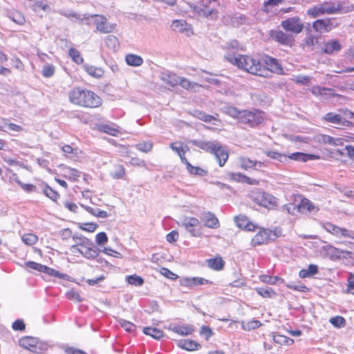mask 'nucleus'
I'll return each instance as SVG.
<instances>
[{
  "instance_id": "nucleus-1",
  "label": "nucleus",
  "mask_w": 354,
  "mask_h": 354,
  "mask_svg": "<svg viewBox=\"0 0 354 354\" xmlns=\"http://www.w3.org/2000/svg\"><path fill=\"white\" fill-rule=\"evenodd\" d=\"M68 101L73 105L85 109H96L102 106L103 100L94 91L75 86L68 93Z\"/></svg>"
},
{
  "instance_id": "nucleus-2",
  "label": "nucleus",
  "mask_w": 354,
  "mask_h": 354,
  "mask_svg": "<svg viewBox=\"0 0 354 354\" xmlns=\"http://www.w3.org/2000/svg\"><path fill=\"white\" fill-rule=\"evenodd\" d=\"M225 59L239 69L251 75L260 77L261 62L251 55H242L229 50L225 55Z\"/></svg>"
},
{
  "instance_id": "nucleus-3",
  "label": "nucleus",
  "mask_w": 354,
  "mask_h": 354,
  "mask_svg": "<svg viewBox=\"0 0 354 354\" xmlns=\"http://www.w3.org/2000/svg\"><path fill=\"white\" fill-rule=\"evenodd\" d=\"M298 197L300 198V202L298 205L288 203L283 206V209H285L289 214L292 216H297L298 213L308 214L313 212H317L319 210V208L308 198L302 195H298Z\"/></svg>"
},
{
  "instance_id": "nucleus-4",
  "label": "nucleus",
  "mask_w": 354,
  "mask_h": 354,
  "mask_svg": "<svg viewBox=\"0 0 354 354\" xmlns=\"http://www.w3.org/2000/svg\"><path fill=\"white\" fill-rule=\"evenodd\" d=\"M251 199L255 204L268 209H274L278 206V198L261 189L252 192Z\"/></svg>"
},
{
  "instance_id": "nucleus-5",
  "label": "nucleus",
  "mask_w": 354,
  "mask_h": 354,
  "mask_svg": "<svg viewBox=\"0 0 354 354\" xmlns=\"http://www.w3.org/2000/svg\"><path fill=\"white\" fill-rule=\"evenodd\" d=\"M263 69H261L260 77L268 78L271 77V73L279 75H285L284 69L277 58L266 55L264 58V64L261 62Z\"/></svg>"
},
{
  "instance_id": "nucleus-6",
  "label": "nucleus",
  "mask_w": 354,
  "mask_h": 354,
  "mask_svg": "<svg viewBox=\"0 0 354 354\" xmlns=\"http://www.w3.org/2000/svg\"><path fill=\"white\" fill-rule=\"evenodd\" d=\"M257 230V234L251 239L250 244L252 247L267 245L277 236L274 231L269 228L259 227L258 225Z\"/></svg>"
},
{
  "instance_id": "nucleus-7",
  "label": "nucleus",
  "mask_w": 354,
  "mask_h": 354,
  "mask_svg": "<svg viewBox=\"0 0 354 354\" xmlns=\"http://www.w3.org/2000/svg\"><path fill=\"white\" fill-rule=\"evenodd\" d=\"M19 344L22 348L35 353H42L46 350V346L41 340L31 336L20 338Z\"/></svg>"
},
{
  "instance_id": "nucleus-8",
  "label": "nucleus",
  "mask_w": 354,
  "mask_h": 354,
  "mask_svg": "<svg viewBox=\"0 0 354 354\" xmlns=\"http://www.w3.org/2000/svg\"><path fill=\"white\" fill-rule=\"evenodd\" d=\"M270 37L280 45L292 48L295 46V39L294 36L281 30H271L270 31Z\"/></svg>"
},
{
  "instance_id": "nucleus-9",
  "label": "nucleus",
  "mask_w": 354,
  "mask_h": 354,
  "mask_svg": "<svg viewBox=\"0 0 354 354\" xmlns=\"http://www.w3.org/2000/svg\"><path fill=\"white\" fill-rule=\"evenodd\" d=\"M91 17L95 25V32L108 34L114 31L116 27L115 24H110L106 17L102 15H93Z\"/></svg>"
},
{
  "instance_id": "nucleus-10",
  "label": "nucleus",
  "mask_w": 354,
  "mask_h": 354,
  "mask_svg": "<svg viewBox=\"0 0 354 354\" xmlns=\"http://www.w3.org/2000/svg\"><path fill=\"white\" fill-rule=\"evenodd\" d=\"M263 120V118L261 115V111H260L243 110L239 122L247 124L250 127H254L261 123Z\"/></svg>"
},
{
  "instance_id": "nucleus-11",
  "label": "nucleus",
  "mask_w": 354,
  "mask_h": 354,
  "mask_svg": "<svg viewBox=\"0 0 354 354\" xmlns=\"http://www.w3.org/2000/svg\"><path fill=\"white\" fill-rule=\"evenodd\" d=\"M281 26L286 32L299 34L304 30V24L298 16L289 17L281 23Z\"/></svg>"
},
{
  "instance_id": "nucleus-12",
  "label": "nucleus",
  "mask_w": 354,
  "mask_h": 354,
  "mask_svg": "<svg viewBox=\"0 0 354 354\" xmlns=\"http://www.w3.org/2000/svg\"><path fill=\"white\" fill-rule=\"evenodd\" d=\"M333 18L318 19L312 24L313 29L318 33H327L333 30L336 26L333 24Z\"/></svg>"
},
{
  "instance_id": "nucleus-13",
  "label": "nucleus",
  "mask_w": 354,
  "mask_h": 354,
  "mask_svg": "<svg viewBox=\"0 0 354 354\" xmlns=\"http://www.w3.org/2000/svg\"><path fill=\"white\" fill-rule=\"evenodd\" d=\"M324 228L326 232L337 237L343 236L345 238H351L354 239L353 231L349 230L344 227H338L330 222H326L324 223Z\"/></svg>"
},
{
  "instance_id": "nucleus-14",
  "label": "nucleus",
  "mask_w": 354,
  "mask_h": 354,
  "mask_svg": "<svg viewBox=\"0 0 354 354\" xmlns=\"http://www.w3.org/2000/svg\"><path fill=\"white\" fill-rule=\"evenodd\" d=\"M80 254L87 259H95L98 257V250L92 246V243L88 239H80Z\"/></svg>"
},
{
  "instance_id": "nucleus-15",
  "label": "nucleus",
  "mask_w": 354,
  "mask_h": 354,
  "mask_svg": "<svg viewBox=\"0 0 354 354\" xmlns=\"http://www.w3.org/2000/svg\"><path fill=\"white\" fill-rule=\"evenodd\" d=\"M322 119L326 122L340 125L344 127H351L353 124L352 122L344 118L340 114L333 112L327 113L324 115Z\"/></svg>"
},
{
  "instance_id": "nucleus-16",
  "label": "nucleus",
  "mask_w": 354,
  "mask_h": 354,
  "mask_svg": "<svg viewBox=\"0 0 354 354\" xmlns=\"http://www.w3.org/2000/svg\"><path fill=\"white\" fill-rule=\"evenodd\" d=\"M211 153L215 156L220 167H223L229 158L228 149L218 142Z\"/></svg>"
},
{
  "instance_id": "nucleus-17",
  "label": "nucleus",
  "mask_w": 354,
  "mask_h": 354,
  "mask_svg": "<svg viewBox=\"0 0 354 354\" xmlns=\"http://www.w3.org/2000/svg\"><path fill=\"white\" fill-rule=\"evenodd\" d=\"M322 250L326 257L333 261L338 260L342 257H344V254H348L350 253L348 251L339 249L330 245L323 246Z\"/></svg>"
},
{
  "instance_id": "nucleus-18",
  "label": "nucleus",
  "mask_w": 354,
  "mask_h": 354,
  "mask_svg": "<svg viewBox=\"0 0 354 354\" xmlns=\"http://www.w3.org/2000/svg\"><path fill=\"white\" fill-rule=\"evenodd\" d=\"M234 220L237 227L240 229L248 232H255L257 230V225L251 222L245 215L240 214L236 216Z\"/></svg>"
},
{
  "instance_id": "nucleus-19",
  "label": "nucleus",
  "mask_w": 354,
  "mask_h": 354,
  "mask_svg": "<svg viewBox=\"0 0 354 354\" xmlns=\"http://www.w3.org/2000/svg\"><path fill=\"white\" fill-rule=\"evenodd\" d=\"M238 162L241 169L248 170L250 169H257V167L261 168L265 166V163L257 160H252L247 156H240L238 158Z\"/></svg>"
},
{
  "instance_id": "nucleus-20",
  "label": "nucleus",
  "mask_w": 354,
  "mask_h": 354,
  "mask_svg": "<svg viewBox=\"0 0 354 354\" xmlns=\"http://www.w3.org/2000/svg\"><path fill=\"white\" fill-rule=\"evenodd\" d=\"M212 282L202 277H185L180 281V285L187 288H193L204 284H212Z\"/></svg>"
},
{
  "instance_id": "nucleus-21",
  "label": "nucleus",
  "mask_w": 354,
  "mask_h": 354,
  "mask_svg": "<svg viewBox=\"0 0 354 354\" xmlns=\"http://www.w3.org/2000/svg\"><path fill=\"white\" fill-rule=\"evenodd\" d=\"M169 330L180 335H189L194 333L195 328L190 324L187 325H174L169 326Z\"/></svg>"
},
{
  "instance_id": "nucleus-22",
  "label": "nucleus",
  "mask_w": 354,
  "mask_h": 354,
  "mask_svg": "<svg viewBox=\"0 0 354 354\" xmlns=\"http://www.w3.org/2000/svg\"><path fill=\"white\" fill-rule=\"evenodd\" d=\"M62 171V176L72 182L77 181L82 175V172L80 171L69 167H64Z\"/></svg>"
},
{
  "instance_id": "nucleus-23",
  "label": "nucleus",
  "mask_w": 354,
  "mask_h": 354,
  "mask_svg": "<svg viewBox=\"0 0 354 354\" xmlns=\"http://www.w3.org/2000/svg\"><path fill=\"white\" fill-rule=\"evenodd\" d=\"M205 263L209 268L215 271L223 270L225 264V261L220 256L206 259Z\"/></svg>"
},
{
  "instance_id": "nucleus-24",
  "label": "nucleus",
  "mask_w": 354,
  "mask_h": 354,
  "mask_svg": "<svg viewBox=\"0 0 354 354\" xmlns=\"http://www.w3.org/2000/svg\"><path fill=\"white\" fill-rule=\"evenodd\" d=\"M177 345L180 348L187 351H198L201 348V345L193 339H181Z\"/></svg>"
},
{
  "instance_id": "nucleus-25",
  "label": "nucleus",
  "mask_w": 354,
  "mask_h": 354,
  "mask_svg": "<svg viewBox=\"0 0 354 354\" xmlns=\"http://www.w3.org/2000/svg\"><path fill=\"white\" fill-rule=\"evenodd\" d=\"M311 93L316 96L329 95L333 97H343L340 94L334 93L331 88L322 87L320 86H313L310 89Z\"/></svg>"
},
{
  "instance_id": "nucleus-26",
  "label": "nucleus",
  "mask_w": 354,
  "mask_h": 354,
  "mask_svg": "<svg viewBox=\"0 0 354 354\" xmlns=\"http://www.w3.org/2000/svg\"><path fill=\"white\" fill-rule=\"evenodd\" d=\"M322 6L324 10L325 15H334L339 13L342 10V5L339 3L324 2Z\"/></svg>"
},
{
  "instance_id": "nucleus-27",
  "label": "nucleus",
  "mask_w": 354,
  "mask_h": 354,
  "mask_svg": "<svg viewBox=\"0 0 354 354\" xmlns=\"http://www.w3.org/2000/svg\"><path fill=\"white\" fill-rule=\"evenodd\" d=\"M286 158H288L291 160L306 162L310 160H318L319 159V156L315 154H307L302 152H295L292 153L289 156H286Z\"/></svg>"
},
{
  "instance_id": "nucleus-28",
  "label": "nucleus",
  "mask_w": 354,
  "mask_h": 354,
  "mask_svg": "<svg viewBox=\"0 0 354 354\" xmlns=\"http://www.w3.org/2000/svg\"><path fill=\"white\" fill-rule=\"evenodd\" d=\"M232 178L239 183L250 185H258L259 184V180L250 178L239 172L232 174Z\"/></svg>"
},
{
  "instance_id": "nucleus-29",
  "label": "nucleus",
  "mask_w": 354,
  "mask_h": 354,
  "mask_svg": "<svg viewBox=\"0 0 354 354\" xmlns=\"http://www.w3.org/2000/svg\"><path fill=\"white\" fill-rule=\"evenodd\" d=\"M204 225L209 228L216 229L220 226L219 221L216 216L211 213L207 212L203 218Z\"/></svg>"
},
{
  "instance_id": "nucleus-30",
  "label": "nucleus",
  "mask_w": 354,
  "mask_h": 354,
  "mask_svg": "<svg viewBox=\"0 0 354 354\" xmlns=\"http://www.w3.org/2000/svg\"><path fill=\"white\" fill-rule=\"evenodd\" d=\"M200 221L198 218L194 217L186 218L183 222V225L191 232L192 236H198V233L194 229V227L199 225Z\"/></svg>"
},
{
  "instance_id": "nucleus-31",
  "label": "nucleus",
  "mask_w": 354,
  "mask_h": 354,
  "mask_svg": "<svg viewBox=\"0 0 354 354\" xmlns=\"http://www.w3.org/2000/svg\"><path fill=\"white\" fill-rule=\"evenodd\" d=\"M342 45L339 41L333 39L324 44L322 52L326 54H333L335 52H338L341 50Z\"/></svg>"
},
{
  "instance_id": "nucleus-32",
  "label": "nucleus",
  "mask_w": 354,
  "mask_h": 354,
  "mask_svg": "<svg viewBox=\"0 0 354 354\" xmlns=\"http://www.w3.org/2000/svg\"><path fill=\"white\" fill-rule=\"evenodd\" d=\"M84 69L89 75L95 78H101L104 74V71L102 67L91 64H85Z\"/></svg>"
},
{
  "instance_id": "nucleus-33",
  "label": "nucleus",
  "mask_w": 354,
  "mask_h": 354,
  "mask_svg": "<svg viewBox=\"0 0 354 354\" xmlns=\"http://www.w3.org/2000/svg\"><path fill=\"white\" fill-rule=\"evenodd\" d=\"M319 272L318 266L315 264H310L308 268H303L299 272V277L306 279L313 277Z\"/></svg>"
},
{
  "instance_id": "nucleus-34",
  "label": "nucleus",
  "mask_w": 354,
  "mask_h": 354,
  "mask_svg": "<svg viewBox=\"0 0 354 354\" xmlns=\"http://www.w3.org/2000/svg\"><path fill=\"white\" fill-rule=\"evenodd\" d=\"M171 27L176 32H184L191 30L190 26L185 20H174Z\"/></svg>"
},
{
  "instance_id": "nucleus-35",
  "label": "nucleus",
  "mask_w": 354,
  "mask_h": 354,
  "mask_svg": "<svg viewBox=\"0 0 354 354\" xmlns=\"http://www.w3.org/2000/svg\"><path fill=\"white\" fill-rule=\"evenodd\" d=\"M99 130L113 136H118L120 133V128L116 124H103L99 127Z\"/></svg>"
},
{
  "instance_id": "nucleus-36",
  "label": "nucleus",
  "mask_w": 354,
  "mask_h": 354,
  "mask_svg": "<svg viewBox=\"0 0 354 354\" xmlns=\"http://www.w3.org/2000/svg\"><path fill=\"white\" fill-rule=\"evenodd\" d=\"M28 2H32L30 8L32 11L37 12L39 10L46 11L49 8V3L48 0H26Z\"/></svg>"
},
{
  "instance_id": "nucleus-37",
  "label": "nucleus",
  "mask_w": 354,
  "mask_h": 354,
  "mask_svg": "<svg viewBox=\"0 0 354 354\" xmlns=\"http://www.w3.org/2000/svg\"><path fill=\"white\" fill-rule=\"evenodd\" d=\"M306 15L310 18H317L319 16L324 15V10L321 4L315 5L310 8H308L306 11Z\"/></svg>"
},
{
  "instance_id": "nucleus-38",
  "label": "nucleus",
  "mask_w": 354,
  "mask_h": 354,
  "mask_svg": "<svg viewBox=\"0 0 354 354\" xmlns=\"http://www.w3.org/2000/svg\"><path fill=\"white\" fill-rule=\"evenodd\" d=\"M217 142L211 141H195L194 145L199 149L209 153H212Z\"/></svg>"
},
{
  "instance_id": "nucleus-39",
  "label": "nucleus",
  "mask_w": 354,
  "mask_h": 354,
  "mask_svg": "<svg viewBox=\"0 0 354 354\" xmlns=\"http://www.w3.org/2000/svg\"><path fill=\"white\" fill-rule=\"evenodd\" d=\"M42 192L46 196L54 202H57L60 198L59 194L50 187L48 184H44Z\"/></svg>"
},
{
  "instance_id": "nucleus-40",
  "label": "nucleus",
  "mask_w": 354,
  "mask_h": 354,
  "mask_svg": "<svg viewBox=\"0 0 354 354\" xmlns=\"http://www.w3.org/2000/svg\"><path fill=\"white\" fill-rule=\"evenodd\" d=\"M127 64L131 66H140L143 64L142 58L137 55L127 54L125 57Z\"/></svg>"
},
{
  "instance_id": "nucleus-41",
  "label": "nucleus",
  "mask_w": 354,
  "mask_h": 354,
  "mask_svg": "<svg viewBox=\"0 0 354 354\" xmlns=\"http://www.w3.org/2000/svg\"><path fill=\"white\" fill-rule=\"evenodd\" d=\"M143 333L145 335H149L156 339H160L164 336V333L162 330L157 328L150 326L144 328Z\"/></svg>"
},
{
  "instance_id": "nucleus-42",
  "label": "nucleus",
  "mask_w": 354,
  "mask_h": 354,
  "mask_svg": "<svg viewBox=\"0 0 354 354\" xmlns=\"http://www.w3.org/2000/svg\"><path fill=\"white\" fill-rule=\"evenodd\" d=\"M256 292L258 295L261 296L263 298H272L274 297L277 295V292L272 289V288H255Z\"/></svg>"
},
{
  "instance_id": "nucleus-43",
  "label": "nucleus",
  "mask_w": 354,
  "mask_h": 354,
  "mask_svg": "<svg viewBox=\"0 0 354 354\" xmlns=\"http://www.w3.org/2000/svg\"><path fill=\"white\" fill-rule=\"evenodd\" d=\"M273 341L281 346L286 345L290 346L293 344L294 339H291L286 335L277 334L273 335Z\"/></svg>"
},
{
  "instance_id": "nucleus-44",
  "label": "nucleus",
  "mask_w": 354,
  "mask_h": 354,
  "mask_svg": "<svg viewBox=\"0 0 354 354\" xmlns=\"http://www.w3.org/2000/svg\"><path fill=\"white\" fill-rule=\"evenodd\" d=\"M68 55L77 64H82L84 62V58L80 54V52L75 48L71 47L68 50Z\"/></svg>"
},
{
  "instance_id": "nucleus-45",
  "label": "nucleus",
  "mask_w": 354,
  "mask_h": 354,
  "mask_svg": "<svg viewBox=\"0 0 354 354\" xmlns=\"http://www.w3.org/2000/svg\"><path fill=\"white\" fill-rule=\"evenodd\" d=\"M353 134L345 136L342 138H334L331 136L330 144L332 146H343L345 142H351Z\"/></svg>"
},
{
  "instance_id": "nucleus-46",
  "label": "nucleus",
  "mask_w": 354,
  "mask_h": 354,
  "mask_svg": "<svg viewBox=\"0 0 354 354\" xmlns=\"http://www.w3.org/2000/svg\"><path fill=\"white\" fill-rule=\"evenodd\" d=\"M331 136L323 133L315 134L312 140L319 145H328L330 144Z\"/></svg>"
},
{
  "instance_id": "nucleus-47",
  "label": "nucleus",
  "mask_w": 354,
  "mask_h": 354,
  "mask_svg": "<svg viewBox=\"0 0 354 354\" xmlns=\"http://www.w3.org/2000/svg\"><path fill=\"white\" fill-rule=\"evenodd\" d=\"M126 175L125 168L122 165H115L114 170L111 173V176L114 179L124 178Z\"/></svg>"
},
{
  "instance_id": "nucleus-48",
  "label": "nucleus",
  "mask_w": 354,
  "mask_h": 354,
  "mask_svg": "<svg viewBox=\"0 0 354 354\" xmlns=\"http://www.w3.org/2000/svg\"><path fill=\"white\" fill-rule=\"evenodd\" d=\"M179 84L183 88H185V89H187L188 91H196L197 88L201 86L200 84L195 83V82H192L187 78H184V77L180 79V80L179 82Z\"/></svg>"
},
{
  "instance_id": "nucleus-49",
  "label": "nucleus",
  "mask_w": 354,
  "mask_h": 354,
  "mask_svg": "<svg viewBox=\"0 0 354 354\" xmlns=\"http://www.w3.org/2000/svg\"><path fill=\"white\" fill-rule=\"evenodd\" d=\"M78 228L81 230L94 232L98 227V225L95 223H80L77 224Z\"/></svg>"
},
{
  "instance_id": "nucleus-50",
  "label": "nucleus",
  "mask_w": 354,
  "mask_h": 354,
  "mask_svg": "<svg viewBox=\"0 0 354 354\" xmlns=\"http://www.w3.org/2000/svg\"><path fill=\"white\" fill-rule=\"evenodd\" d=\"M259 279L261 282L270 285H274L278 281L281 280V278L277 276L272 277L268 274H261L259 275Z\"/></svg>"
},
{
  "instance_id": "nucleus-51",
  "label": "nucleus",
  "mask_w": 354,
  "mask_h": 354,
  "mask_svg": "<svg viewBox=\"0 0 354 354\" xmlns=\"http://www.w3.org/2000/svg\"><path fill=\"white\" fill-rule=\"evenodd\" d=\"M104 43L105 45L111 48V49H115L119 46V41L118 38L112 35H108L104 39Z\"/></svg>"
},
{
  "instance_id": "nucleus-52",
  "label": "nucleus",
  "mask_w": 354,
  "mask_h": 354,
  "mask_svg": "<svg viewBox=\"0 0 354 354\" xmlns=\"http://www.w3.org/2000/svg\"><path fill=\"white\" fill-rule=\"evenodd\" d=\"M199 333L200 335L203 337L206 341H209L210 337L214 335L213 330L209 326L205 325H203L201 327Z\"/></svg>"
},
{
  "instance_id": "nucleus-53",
  "label": "nucleus",
  "mask_w": 354,
  "mask_h": 354,
  "mask_svg": "<svg viewBox=\"0 0 354 354\" xmlns=\"http://www.w3.org/2000/svg\"><path fill=\"white\" fill-rule=\"evenodd\" d=\"M330 323L336 328H342L346 326V320L342 316H335L331 317L329 320Z\"/></svg>"
},
{
  "instance_id": "nucleus-54",
  "label": "nucleus",
  "mask_w": 354,
  "mask_h": 354,
  "mask_svg": "<svg viewBox=\"0 0 354 354\" xmlns=\"http://www.w3.org/2000/svg\"><path fill=\"white\" fill-rule=\"evenodd\" d=\"M127 281L130 285H133L136 286H141L144 283L143 279L136 274L128 276L127 277Z\"/></svg>"
},
{
  "instance_id": "nucleus-55",
  "label": "nucleus",
  "mask_w": 354,
  "mask_h": 354,
  "mask_svg": "<svg viewBox=\"0 0 354 354\" xmlns=\"http://www.w3.org/2000/svg\"><path fill=\"white\" fill-rule=\"evenodd\" d=\"M22 241L26 245H32L38 241V237L34 234L27 233L22 236Z\"/></svg>"
},
{
  "instance_id": "nucleus-56",
  "label": "nucleus",
  "mask_w": 354,
  "mask_h": 354,
  "mask_svg": "<svg viewBox=\"0 0 354 354\" xmlns=\"http://www.w3.org/2000/svg\"><path fill=\"white\" fill-rule=\"evenodd\" d=\"M312 77L307 75H298L292 79L293 82L297 84L308 86L310 84Z\"/></svg>"
},
{
  "instance_id": "nucleus-57",
  "label": "nucleus",
  "mask_w": 354,
  "mask_h": 354,
  "mask_svg": "<svg viewBox=\"0 0 354 354\" xmlns=\"http://www.w3.org/2000/svg\"><path fill=\"white\" fill-rule=\"evenodd\" d=\"M265 154L274 160H277L280 162H283V159L286 158V156L284 154H282L277 151H266L265 152Z\"/></svg>"
},
{
  "instance_id": "nucleus-58",
  "label": "nucleus",
  "mask_w": 354,
  "mask_h": 354,
  "mask_svg": "<svg viewBox=\"0 0 354 354\" xmlns=\"http://www.w3.org/2000/svg\"><path fill=\"white\" fill-rule=\"evenodd\" d=\"M55 67L53 64H46L43 66L42 75L45 77H50L54 75Z\"/></svg>"
},
{
  "instance_id": "nucleus-59",
  "label": "nucleus",
  "mask_w": 354,
  "mask_h": 354,
  "mask_svg": "<svg viewBox=\"0 0 354 354\" xmlns=\"http://www.w3.org/2000/svg\"><path fill=\"white\" fill-rule=\"evenodd\" d=\"M243 110H239L234 106H229L227 109V113L231 117L236 118L239 122L241 116L242 115Z\"/></svg>"
},
{
  "instance_id": "nucleus-60",
  "label": "nucleus",
  "mask_w": 354,
  "mask_h": 354,
  "mask_svg": "<svg viewBox=\"0 0 354 354\" xmlns=\"http://www.w3.org/2000/svg\"><path fill=\"white\" fill-rule=\"evenodd\" d=\"M187 170L191 174L198 175L200 176H203L206 175V174H207V171L205 170H204L203 169H202L199 167H194L192 165H190L187 168Z\"/></svg>"
},
{
  "instance_id": "nucleus-61",
  "label": "nucleus",
  "mask_w": 354,
  "mask_h": 354,
  "mask_svg": "<svg viewBox=\"0 0 354 354\" xmlns=\"http://www.w3.org/2000/svg\"><path fill=\"white\" fill-rule=\"evenodd\" d=\"M152 147L153 144L151 142H143L136 145L137 149L145 153L149 152Z\"/></svg>"
},
{
  "instance_id": "nucleus-62",
  "label": "nucleus",
  "mask_w": 354,
  "mask_h": 354,
  "mask_svg": "<svg viewBox=\"0 0 354 354\" xmlns=\"http://www.w3.org/2000/svg\"><path fill=\"white\" fill-rule=\"evenodd\" d=\"M261 326V323L258 320H252L243 324V327L245 330H254L259 328Z\"/></svg>"
},
{
  "instance_id": "nucleus-63",
  "label": "nucleus",
  "mask_w": 354,
  "mask_h": 354,
  "mask_svg": "<svg viewBox=\"0 0 354 354\" xmlns=\"http://www.w3.org/2000/svg\"><path fill=\"white\" fill-rule=\"evenodd\" d=\"M63 152L65 155L75 156L77 155V149L73 148L72 146L69 145H64L62 148Z\"/></svg>"
},
{
  "instance_id": "nucleus-64",
  "label": "nucleus",
  "mask_w": 354,
  "mask_h": 354,
  "mask_svg": "<svg viewBox=\"0 0 354 354\" xmlns=\"http://www.w3.org/2000/svg\"><path fill=\"white\" fill-rule=\"evenodd\" d=\"M160 272L165 277L171 280H176L178 278V276L176 274L174 273L167 268H161Z\"/></svg>"
}]
</instances>
